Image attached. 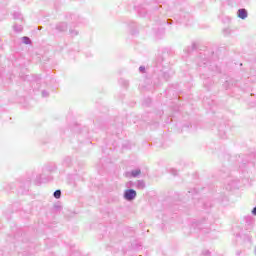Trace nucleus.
<instances>
[{"instance_id":"obj_5","label":"nucleus","mask_w":256,"mask_h":256,"mask_svg":"<svg viewBox=\"0 0 256 256\" xmlns=\"http://www.w3.org/2000/svg\"><path fill=\"white\" fill-rule=\"evenodd\" d=\"M208 63H209V60H207V59H202V58L198 59V67L205 68V67H207Z\"/></svg>"},{"instance_id":"obj_1","label":"nucleus","mask_w":256,"mask_h":256,"mask_svg":"<svg viewBox=\"0 0 256 256\" xmlns=\"http://www.w3.org/2000/svg\"><path fill=\"white\" fill-rule=\"evenodd\" d=\"M137 197V191L133 189H127L124 192V199L126 201H134V199Z\"/></svg>"},{"instance_id":"obj_20","label":"nucleus","mask_w":256,"mask_h":256,"mask_svg":"<svg viewBox=\"0 0 256 256\" xmlns=\"http://www.w3.org/2000/svg\"><path fill=\"white\" fill-rule=\"evenodd\" d=\"M173 175H177V170H172Z\"/></svg>"},{"instance_id":"obj_24","label":"nucleus","mask_w":256,"mask_h":256,"mask_svg":"<svg viewBox=\"0 0 256 256\" xmlns=\"http://www.w3.org/2000/svg\"><path fill=\"white\" fill-rule=\"evenodd\" d=\"M55 208H56V209H60V207H59V206H55Z\"/></svg>"},{"instance_id":"obj_2","label":"nucleus","mask_w":256,"mask_h":256,"mask_svg":"<svg viewBox=\"0 0 256 256\" xmlns=\"http://www.w3.org/2000/svg\"><path fill=\"white\" fill-rule=\"evenodd\" d=\"M237 15L239 19H247L248 13L245 8H241L238 10Z\"/></svg>"},{"instance_id":"obj_21","label":"nucleus","mask_w":256,"mask_h":256,"mask_svg":"<svg viewBox=\"0 0 256 256\" xmlns=\"http://www.w3.org/2000/svg\"><path fill=\"white\" fill-rule=\"evenodd\" d=\"M236 255H238V256L241 255V251H237Z\"/></svg>"},{"instance_id":"obj_23","label":"nucleus","mask_w":256,"mask_h":256,"mask_svg":"<svg viewBox=\"0 0 256 256\" xmlns=\"http://www.w3.org/2000/svg\"><path fill=\"white\" fill-rule=\"evenodd\" d=\"M204 85H205V87H207V80L204 81Z\"/></svg>"},{"instance_id":"obj_10","label":"nucleus","mask_w":256,"mask_h":256,"mask_svg":"<svg viewBox=\"0 0 256 256\" xmlns=\"http://www.w3.org/2000/svg\"><path fill=\"white\" fill-rule=\"evenodd\" d=\"M22 41H23V43H24L25 45H30V44H31V39H30L29 37H27V36H24V37L22 38Z\"/></svg>"},{"instance_id":"obj_26","label":"nucleus","mask_w":256,"mask_h":256,"mask_svg":"<svg viewBox=\"0 0 256 256\" xmlns=\"http://www.w3.org/2000/svg\"><path fill=\"white\" fill-rule=\"evenodd\" d=\"M224 31H229V29H226V30H224Z\"/></svg>"},{"instance_id":"obj_25","label":"nucleus","mask_w":256,"mask_h":256,"mask_svg":"<svg viewBox=\"0 0 256 256\" xmlns=\"http://www.w3.org/2000/svg\"><path fill=\"white\" fill-rule=\"evenodd\" d=\"M39 30H41L42 28L41 27H38Z\"/></svg>"},{"instance_id":"obj_14","label":"nucleus","mask_w":256,"mask_h":256,"mask_svg":"<svg viewBox=\"0 0 256 256\" xmlns=\"http://www.w3.org/2000/svg\"><path fill=\"white\" fill-rule=\"evenodd\" d=\"M42 97H49V92H47L46 90H43Z\"/></svg>"},{"instance_id":"obj_16","label":"nucleus","mask_w":256,"mask_h":256,"mask_svg":"<svg viewBox=\"0 0 256 256\" xmlns=\"http://www.w3.org/2000/svg\"><path fill=\"white\" fill-rule=\"evenodd\" d=\"M133 185H135V184H134L133 182H131V181L127 183V187H128V188H129V187H133Z\"/></svg>"},{"instance_id":"obj_12","label":"nucleus","mask_w":256,"mask_h":256,"mask_svg":"<svg viewBox=\"0 0 256 256\" xmlns=\"http://www.w3.org/2000/svg\"><path fill=\"white\" fill-rule=\"evenodd\" d=\"M71 19H72V23H79V17L78 16L72 15Z\"/></svg>"},{"instance_id":"obj_6","label":"nucleus","mask_w":256,"mask_h":256,"mask_svg":"<svg viewBox=\"0 0 256 256\" xmlns=\"http://www.w3.org/2000/svg\"><path fill=\"white\" fill-rule=\"evenodd\" d=\"M135 186H136V189H140V190H143L145 189V187H147V185L143 180H138Z\"/></svg>"},{"instance_id":"obj_8","label":"nucleus","mask_w":256,"mask_h":256,"mask_svg":"<svg viewBox=\"0 0 256 256\" xmlns=\"http://www.w3.org/2000/svg\"><path fill=\"white\" fill-rule=\"evenodd\" d=\"M14 31H15L16 33H21V31H23V26H22V25H17V24H15V25H14Z\"/></svg>"},{"instance_id":"obj_9","label":"nucleus","mask_w":256,"mask_h":256,"mask_svg":"<svg viewBox=\"0 0 256 256\" xmlns=\"http://www.w3.org/2000/svg\"><path fill=\"white\" fill-rule=\"evenodd\" d=\"M69 33L72 37H77V35H79V31L71 28L69 29Z\"/></svg>"},{"instance_id":"obj_15","label":"nucleus","mask_w":256,"mask_h":256,"mask_svg":"<svg viewBox=\"0 0 256 256\" xmlns=\"http://www.w3.org/2000/svg\"><path fill=\"white\" fill-rule=\"evenodd\" d=\"M139 71L140 73H145V66H140Z\"/></svg>"},{"instance_id":"obj_17","label":"nucleus","mask_w":256,"mask_h":256,"mask_svg":"<svg viewBox=\"0 0 256 256\" xmlns=\"http://www.w3.org/2000/svg\"><path fill=\"white\" fill-rule=\"evenodd\" d=\"M203 255H211V252H209V250H205L203 251Z\"/></svg>"},{"instance_id":"obj_4","label":"nucleus","mask_w":256,"mask_h":256,"mask_svg":"<svg viewBox=\"0 0 256 256\" xmlns=\"http://www.w3.org/2000/svg\"><path fill=\"white\" fill-rule=\"evenodd\" d=\"M66 29H67V23L65 22H61L56 25V31H59L60 33L65 31Z\"/></svg>"},{"instance_id":"obj_11","label":"nucleus","mask_w":256,"mask_h":256,"mask_svg":"<svg viewBox=\"0 0 256 256\" xmlns=\"http://www.w3.org/2000/svg\"><path fill=\"white\" fill-rule=\"evenodd\" d=\"M53 197L55 199H61V190H56L54 193H53Z\"/></svg>"},{"instance_id":"obj_19","label":"nucleus","mask_w":256,"mask_h":256,"mask_svg":"<svg viewBox=\"0 0 256 256\" xmlns=\"http://www.w3.org/2000/svg\"><path fill=\"white\" fill-rule=\"evenodd\" d=\"M167 23H168V25H171V24L173 23V20L168 19V20H167Z\"/></svg>"},{"instance_id":"obj_13","label":"nucleus","mask_w":256,"mask_h":256,"mask_svg":"<svg viewBox=\"0 0 256 256\" xmlns=\"http://www.w3.org/2000/svg\"><path fill=\"white\" fill-rule=\"evenodd\" d=\"M64 165H71V157H66L64 159Z\"/></svg>"},{"instance_id":"obj_3","label":"nucleus","mask_w":256,"mask_h":256,"mask_svg":"<svg viewBox=\"0 0 256 256\" xmlns=\"http://www.w3.org/2000/svg\"><path fill=\"white\" fill-rule=\"evenodd\" d=\"M129 175H130V177L137 178L141 175V169L138 168V169L132 170L131 172H127V176H129Z\"/></svg>"},{"instance_id":"obj_7","label":"nucleus","mask_w":256,"mask_h":256,"mask_svg":"<svg viewBox=\"0 0 256 256\" xmlns=\"http://www.w3.org/2000/svg\"><path fill=\"white\" fill-rule=\"evenodd\" d=\"M13 17H14V19H18L20 21H23V15L19 12H14Z\"/></svg>"},{"instance_id":"obj_18","label":"nucleus","mask_w":256,"mask_h":256,"mask_svg":"<svg viewBox=\"0 0 256 256\" xmlns=\"http://www.w3.org/2000/svg\"><path fill=\"white\" fill-rule=\"evenodd\" d=\"M252 215L256 216V206L252 209Z\"/></svg>"},{"instance_id":"obj_22","label":"nucleus","mask_w":256,"mask_h":256,"mask_svg":"<svg viewBox=\"0 0 256 256\" xmlns=\"http://www.w3.org/2000/svg\"><path fill=\"white\" fill-rule=\"evenodd\" d=\"M200 77H201V79H205V75H203V74Z\"/></svg>"}]
</instances>
